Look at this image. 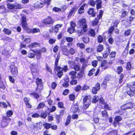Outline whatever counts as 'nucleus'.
Returning <instances> with one entry per match:
<instances>
[{"instance_id":"4be33fe9","label":"nucleus","mask_w":135,"mask_h":135,"mask_svg":"<svg viewBox=\"0 0 135 135\" xmlns=\"http://www.w3.org/2000/svg\"><path fill=\"white\" fill-rule=\"evenodd\" d=\"M108 64L107 61L106 60H103L101 62L100 64V67H103V69H106L109 68V67L107 65Z\"/></svg>"},{"instance_id":"393cba45","label":"nucleus","mask_w":135,"mask_h":135,"mask_svg":"<svg viewBox=\"0 0 135 135\" xmlns=\"http://www.w3.org/2000/svg\"><path fill=\"white\" fill-rule=\"evenodd\" d=\"M27 24L26 16H22L21 18V25L22 27Z\"/></svg>"},{"instance_id":"aec40b11","label":"nucleus","mask_w":135,"mask_h":135,"mask_svg":"<svg viewBox=\"0 0 135 135\" xmlns=\"http://www.w3.org/2000/svg\"><path fill=\"white\" fill-rule=\"evenodd\" d=\"M61 48L62 54L67 56H69V50L67 47L63 45L61 47Z\"/></svg>"},{"instance_id":"4d7b16f0","label":"nucleus","mask_w":135,"mask_h":135,"mask_svg":"<svg viewBox=\"0 0 135 135\" xmlns=\"http://www.w3.org/2000/svg\"><path fill=\"white\" fill-rule=\"evenodd\" d=\"M13 113L11 110H8L6 113V115L8 117H10L13 114Z\"/></svg>"},{"instance_id":"ea45409f","label":"nucleus","mask_w":135,"mask_h":135,"mask_svg":"<svg viewBox=\"0 0 135 135\" xmlns=\"http://www.w3.org/2000/svg\"><path fill=\"white\" fill-rule=\"evenodd\" d=\"M76 46L81 49H84L85 47V45L83 43L78 42L76 44Z\"/></svg>"},{"instance_id":"0eeeda50","label":"nucleus","mask_w":135,"mask_h":135,"mask_svg":"<svg viewBox=\"0 0 135 135\" xmlns=\"http://www.w3.org/2000/svg\"><path fill=\"white\" fill-rule=\"evenodd\" d=\"M11 120V119L7 116H3L1 124V127L4 128L6 127Z\"/></svg>"},{"instance_id":"6ab92c4d","label":"nucleus","mask_w":135,"mask_h":135,"mask_svg":"<svg viewBox=\"0 0 135 135\" xmlns=\"http://www.w3.org/2000/svg\"><path fill=\"white\" fill-rule=\"evenodd\" d=\"M87 34L88 36L94 38L96 33L95 30L93 28H90L88 30Z\"/></svg>"},{"instance_id":"2eb2a0df","label":"nucleus","mask_w":135,"mask_h":135,"mask_svg":"<svg viewBox=\"0 0 135 135\" xmlns=\"http://www.w3.org/2000/svg\"><path fill=\"white\" fill-rule=\"evenodd\" d=\"M36 52L38 56H39L40 59H41L42 58L41 54L42 53L46 52L47 51V49L45 47H43L40 49H36Z\"/></svg>"},{"instance_id":"864d4df0","label":"nucleus","mask_w":135,"mask_h":135,"mask_svg":"<svg viewBox=\"0 0 135 135\" xmlns=\"http://www.w3.org/2000/svg\"><path fill=\"white\" fill-rule=\"evenodd\" d=\"M114 30V26H111L108 30V33L110 34H112Z\"/></svg>"},{"instance_id":"6e6d98bb","label":"nucleus","mask_w":135,"mask_h":135,"mask_svg":"<svg viewBox=\"0 0 135 135\" xmlns=\"http://www.w3.org/2000/svg\"><path fill=\"white\" fill-rule=\"evenodd\" d=\"M3 41L11 42L12 40V38L10 37L7 36H5L4 37L2 38V39Z\"/></svg>"},{"instance_id":"412c9836","label":"nucleus","mask_w":135,"mask_h":135,"mask_svg":"<svg viewBox=\"0 0 135 135\" xmlns=\"http://www.w3.org/2000/svg\"><path fill=\"white\" fill-rule=\"evenodd\" d=\"M110 49L109 47H108L106 48L104 52L102 54L103 57L105 59H106L108 55H109L110 51Z\"/></svg>"},{"instance_id":"49530a36","label":"nucleus","mask_w":135,"mask_h":135,"mask_svg":"<svg viewBox=\"0 0 135 135\" xmlns=\"http://www.w3.org/2000/svg\"><path fill=\"white\" fill-rule=\"evenodd\" d=\"M99 19L98 18H95L92 21V25L94 26L96 25L98 23Z\"/></svg>"},{"instance_id":"423d86ee","label":"nucleus","mask_w":135,"mask_h":135,"mask_svg":"<svg viewBox=\"0 0 135 135\" xmlns=\"http://www.w3.org/2000/svg\"><path fill=\"white\" fill-rule=\"evenodd\" d=\"M41 22L42 23L46 25L52 26L53 25L55 21L50 16H49L42 20Z\"/></svg>"},{"instance_id":"603ef678","label":"nucleus","mask_w":135,"mask_h":135,"mask_svg":"<svg viewBox=\"0 0 135 135\" xmlns=\"http://www.w3.org/2000/svg\"><path fill=\"white\" fill-rule=\"evenodd\" d=\"M103 37L101 35H99L97 37V42L99 43H101L103 42Z\"/></svg>"},{"instance_id":"8fccbe9b","label":"nucleus","mask_w":135,"mask_h":135,"mask_svg":"<svg viewBox=\"0 0 135 135\" xmlns=\"http://www.w3.org/2000/svg\"><path fill=\"white\" fill-rule=\"evenodd\" d=\"M132 31L130 29H128L124 32V35L125 36H128L131 35Z\"/></svg>"},{"instance_id":"680f3d73","label":"nucleus","mask_w":135,"mask_h":135,"mask_svg":"<svg viewBox=\"0 0 135 135\" xmlns=\"http://www.w3.org/2000/svg\"><path fill=\"white\" fill-rule=\"evenodd\" d=\"M76 11L75 9H71L69 12L68 17H70L72 15H74Z\"/></svg>"},{"instance_id":"4468645a","label":"nucleus","mask_w":135,"mask_h":135,"mask_svg":"<svg viewBox=\"0 0 135 135\" xmlns=\"http://www.w3.org/2000/svg\"><path fill=\"white\" fill-rule=\"evenodd\" d=\"M31 51L34 53L31 52L28 53L27 56L29 58L32 59L34 58L35 56H36V59L37 60H40L39 56H38L37 54V53L36 52V50H32Z\"/></svg>"},{"instance_id":"338daca9","label":"nucleus","mask_w":135,"mask_h":135,"mask_svg":"<svg viewBox=\"0 0 135 135\" xmlns=\"http://www.w3.org/2000/svg\"><path fill=\"white\" fill-rule=\"evenodd\" d=\"M99 103L102 105L104 104L106 102H105L104 99L102 97H101L99 99Z\"/></svg>"},{"instance_id":"c85d7f7f","label":"nucleus","mask_w":135,"mask_h":135,"mask_svg":"<svg viewBox=\"0 0 135 135\" xmlns=\"http://www.w3.org/2000/svg\"><path fill=\"white\" fill-rule=\"evenodd\" d=\"M64 82L62 84V86L65 88H68L69 85V80L68 78H65L64 79Z\"/></svg>"},{"instance_id":"5701e85b","label":"nucleus","mask_w":135,"mask_h":135,"mask_svg":"<svg viewBox=\"0 0 135 135\" xmlns=\"http://www.w3.org/2000/svg\"><path fill=\"white\" fill-rule=\"evenodd\" d=\"M8 8H21L20 5L18 4H11L8 3L7 5Z\"/></svg>"},{"instance_id":"774afa93","label":"nucleus","mask_w":135,"mask_h":135,"mask_svg":"<svg viewBox=\"0 0 135 135\" xmlns=\"http://www.w3.org/2000/svg\"><path fill=\"white\" fill-rule=\"evenodd\" d=\"M35 5V7L38 8H42L43 6V4L42 3L39 2H37Z\"/></svg>"},{"instance_id":"72a5a7b5","label":"nucleus","mask_w":135,"mask_h":135,"mask_svg":"<svg viewBox=\"0 0 135 135\" xmlns=\"http://www.w3.org/2000/svg\"><path fill=\"white\" fill-rule=\"evenodd\" d=\"M71 118V116L70 115H68L67 117L66 122L65 123V126L68 125L70 123Z\"/></svg>"},{"instance_id":"c756f323","label":"nucleus","mask_w":135,"mask_h":135,"mask_svg":"<svg viewBox=\"0 0 135 135\" xmlns=\"http://www.w3.org/2000/svg\"><path fill=\"white\" fill-rule=\"evenodd\" d=\"M77 73L74 71H71L69 73V75L70 76L71 78L72 79H74L76 78V75Z\"/></svg>"},{"instance_id":"cd10ccee","label":"nucleus","mask_w":135,"mask_h":135,"mask_svg":"<svg viewBox=\"0 0 135 135\" xmlns=\"http://www.w3.org/2000/svg\"><path fill=\"white\" fill-rule=\"evenodd\" d=\"M40 45V44L37 42H32L28 46V47L30 48H36L39 46Z\"/></svg>"},{"instance_id":"1a4fd4ad","label":"nucleus","mask_w":135,"mask_h":135,"mask_svg":"<svg viewBox=\"0 0 135 135\" xmlns=\"http://www.w3.org/2000/svg\"><path fill=\"white\" fill-rule=\"evenodd\" d=\"M9 70L11 74L14 77H16L18 76V69L14 65H11L10 66Z\"/></svg>"},{"instance_id":"f704fd0d","label":"nucleus","mask_w":135,"mask_h":135,"mask_svg":"<svg viewBox=\"0 0 135 135\" xmlns=\"http://www.w3.org/2000/svg\"><path fill=\"white\" fill-rule=\"evenodd\" d=\"M84 74V70H81L77 74V78H82Z\"/></svg>"},{"instance_id":"3c124183","label":"nucleus","mask_w":135,"mask_h":135,"mask_svg":"<svg viewBox=\"0 0 135 135\" xmlns=\"http://www.w3.org/2000/svg\"><path fill=\"white\" fill-rule=\"evenodd\" d=\"M57 107L59 108H64V105L63 102H59L57 103Z\"/></svg>"},{"instance_id":"09e8293b","label":"nucleus","mask_w":135,"mask_h":135,"mask_svg":"<svg viewBox=\"0 0 135 135\" xmlns=\"http://www.w3.org/2000/svg\"><path fill=\"white\" fill-rule=\"evenodd\" d=\"M124 76V75L122 73L121 74L119 75L118 81L119 84H120L123 82Z\"/></svg>"},{"instance_id":"052dcab7","label":"nucleus","mask_w":135,"mask_h":135,"mask_svg":"<svg viewBox=\"0 0 135 135\" xmlns=\"http://www.w3.org/2000/svg\"><path fill=\"white\" fill-rule=\"evenodd\" d=\"M128 12L126 11H123L121 13V15L120 16L121 18H123L127 15Z\"/></svg>"},{"instance_id":"de8ad7c7","label":"nucleus","mask_w":135,"mask_h":135,"mask_svg":"<svg viewBox=\"0 0 135 135\" xmlns=\"http://www.w3.org/2000/svg\"><path fill=\"white\" fill-rule=\"evenodd\" d=\"M98 100H99L98 97L97 95H95L93 98L92 102L95 103L98 102Z\"/></svg>"},{"instance_id":"bf43d9fd","label":"nucleus","mask_w":135,"mask_h":135,"mask_svg":"<svg viewBox=\"0 0 135 135\" xmlns=\"http://www.w3.org/2000/svg\"><path fill=\"white\" fill-rule=\"evenodd\" d=\"M45 68L47 71L49 72L51 74L52 73V70L49 66L47 64H46L45 65Z\"/></svg>"},{"instance_id":"f8f14e48","label":"nucleus","mask_w":135,"mask_h":135,"mask_svg":"<svg viewBox=\"0 0 135 135\" xmlns=\"http://www.w3.org/2000/svg\"><path fill=\"white\" fill-rule=\"evenodd\" d=\"M70 27L68 29L67 31L70 34H71L75 31V27L76 26V23L73 21L70 22Z\"/></svg>"},{"instance_id":"6e6552de","label":"nucleus","mask_w":135,"mask_h":135,"mask_svg":"<svg viewBox=\"0 0 135 135\" xmlns=\"http://www.w3.org/2000/svg\"><path fill=\"white\" fill-rule=\"evenodd\" d=\"M63 26L62 24H58L52 26V28L49 30V32L51 33H56L58 32L60 28Z\"/></svg>"},{"instance_id":"ddd939ff","label":"nucleus","mask_w":135,"mask_h":135,"mask_svg":"<svg viewBox=\"0 0 135 135\" xmlns=\"http://www.w3.org/2000/svg\"><path fill=\"white\" fill-rule=\"evenodd\" d=\"M100 89V84L99 82L96 84L95 86L93 87L91 90L92 93L94 94H97V91H99Z\"/></svg>"},{"instance_id":"7c9ffc66","label":"nucleus","mask_w":135,"mask_h":135,"mask_svg":"<svg viewBox=\"0 0 135 135\" xmlns=\"http://www.w3.org/2000/svg\"><path fill=\"white\" fill-rule=\"evenodd\" d=\"M68 97L70 101H73L74 102L75 101L76 97L74 93L70 94L69 95Z\"/></svg>"},{"instance_id":"dca6fc26","label":"nucleus","mask_w":135,"mask_h":135,"mask_svg":"<svg viewBox=\"0 0 135 135\" xmlns=\"http://www.w3.org/2000/svg\"><path fill=\"white\" fill-rule=\"evenodd\" d=\"M30 67L33 75V73L38 72L39 70L37 69V66L36 64H35L34 63H33L31 64Z\"/></svg>"},{"instance_id":"13d9d810","label":"nucleus","mask_w":135,"mask_h":135,"mask_svg":"<svg viewBox=\"0 0 135 135\" xmlns=\"http://www.w3.org/2000/svg\"><path fill=\"white\" fill-rule=\"evenodd\" d=\"M109 43L110 45H112L114 42V40L112 37H109L108 40Z\"/></svg>"},{"instance_id":"e433bc0d","label":"nucleus","mask_w":135,"mask_h":135,"mask_svg":"<svg viewBox=\"0 0 135 135\" xmlns=\"http://www.w3.org/2000/svg\"><path fill=\"white\" fill-rule=\"evenodd\" d=\"M55 117L56 120V123L57 124L60 123V121L61 120L62 117L59 115L56 114L55 115Z\"/></svg>"},{"instance_id":"473e14b6","label":"nucleus","mask_w":135,"mask_h":135,"mask_svg":"<svg viewBox=\"0 0 135 135\" xmlns=\"http://www.w3.org/2000/svg\"><path fill=\"white\" fill-rule=\"evenodd\" d=\"M88 13L91 15L92 17H94L95 16V12H94V9H89L88 11Z\"/></svg>"},{"instance_id":"5fc2aeb1","label":"nucleus","mask_w":135,"mask_h":135,"mask_svg":"<svg viewBox=\"0 0 135 135\" xmlns=\"http://www.w3.org/2000/svg\"><path fill=\"white\" fill-rule=\"evenodd\" d=\"M69 56L70 54L71 55H74L75 52V50L73 48H71L69 50Z\"/></svg>"},{"instance_id":"a18cd8bd","label":"nucleus","mask_w":135,"mask_h":135,"mask_svg":"<svg viewBox=\"0 0 135 135\" xmlns=\"http://www.w3.org/2000/svg\"><path fill=\"white\" fill-rule=\"evenodd\" d=\"M96 2L97 8H102L101 4L102 1L101 0H97Z\"/></svg>"},{"instance_id":"e2e57ef3","label":"nucleus","mask_w":135,"mask_h":135,"mask_svg":"<svg viewBox=\"0 0 135 135\" xmlns=\"http://www.w3.org/2000/svg\"><path fill=\"white\" fill-rule=\"evenodd\" d=\"M103 105H104V109H105V110L106 109L108 110H111L110 106H109L107 103L106 102Z\"/></svg>"},{"instance_id":"2f4dec72","label":"nucleus","mask_w":135,"mask_h":135,"mask_svg":"<svg viewBox=\"0 0 135 135\" xmlns=\"http://www.w3.org/2000/svg\"><path fill=\"white\" fill-rule=\"evenodd\" d=\"M102 117L105 119L109 117V115L108 112L106 110L101 112Z\"/></svg>"},{"instance_id":"69168bd1","label":"nucleus","mask_w":135,"mask_h":135,"mask_svg":"<svg viewBox=\"0 0 135 135\" xmlns=\"http://www.w3.org/2000/svg\"><path fill=\"white\" fill-rule=\"evenodd\" d=\"M79 59L80 62L83 64H85V63H88V61L86 60V59L84 57L80 58Z\"/></svg>"},{"instance_id":"39448f33","label":"nucleus","mask_w":135,"mask_h":135,"mask_svg":"<svg viewBox=\"0 0 135 135\" xmlns=\"http://www.w3.org/2000/svg\"><path fill=\"white\" fill-rule=\"evenodd\" d=\"M68 62L70 66V68L74 69V71L76 72L80 71V67L79 65L76 64L75 61L69 60Z\"/></svg>"},{"instance_id":"0e129e2a","label":"nucleus","mask_w":135,"mask_h":135,"mask_svg":"<svg viewBox=\"0 0 135 135\" xmlns=\"http://www.w3.org/2000/svg\"><path fill=\"white\" fill-rule=\"evenodd\" d=\"M40 32V30L36 28H33V29H32V33H34L38 32Z\"/></svg>"},{"instance_id":"c9c22d12","label":"nucleus","mask_w":135,"mask_h":135,"mask_svg":"<svg viewBox=\"0 0 135 135\" xmlns=\"http://www.w3.org/2000/svg\"><path fill=\"white\" fill-rule=\"evenodd\" d=\"M104 47L102 44L99 45L97 47L96 51L97 52H101L103 49Z\"/></svg>"},{"instance_id":"b1692460","label":"nucleus","mask_w":135,"mask_h":135,"mask_svg":"<svg viewBox=\"0 0 135 135\" xmlns=\"http://www.w3.org/2000/svg\"><path fill=\"white\" fill-rule=\"evenodd\" d=\"M23 30L27 33H32V29L28 26V24L22 27Z\"/></svg>"},{"instance_id":"58836bf2","label":"nucleus","mask_w":135,"mask_h":135,"mask_svg":"<svg viewBox=\"0 0 135 135\" xmlns=\"http://www.w3.org/2000/svg\"><path fill=\"white\" fill-rule=\"evenodd\" d=\"M96 69L95 68H92L89 71L88 75L89 76H91L93 75Z\"/></svg>"},{"instance_id":"37998d69","label":"nucleus","mask_w":135,"mask_h":135,"mask_svg":"<svg viewBox=\"0 0 135 135\" xmlns=\"http://www.w3.org/2000/svg\"><path fill=\"white\" fill-rule=\"evenodd\" d=\"M51 124L46 122L43 124V126L44 128L46 129H48L51 128Z\"/></svg>"},{"instance_id":"20e7f679","label":"nucleus","mask_w":135,"mask_h":135,"mask_svg":"<svg viewBox=\"0 0 135 135\" xmlns=\"http://www.w3.org/2000/svg\"><path fill=\"white\" fill-rule=\"evenodd\" d=\"M91 98L90 95H86L84 96L83 99L84 109H86L90 105Z\"/></svg>"},{"instance_id":"79ce46f5","label":"nucleus","mask_w":135,"mask_h":135,"mask_svg":"<svg viewBox=\"0 0 135 135\" xmlns=\"http://www.w3.org/2000/svg\"><path fill=\"white\" fill-rule=\"evenodd\" d=\"M3 31L5 34L8 35H10L12 33V31L11 30L5 28L3 29Z\"/></svg>"},{"instance_id":"9b49d317","label":"nucleus","mask_w":135,"mask_h":135,"mask_svg":"<svg viewBox=\"0 0 135 135\" xmlns=\"http://www.w3.org/2000/svg\"><path fill=\"white\" fill-rule=\"evenodd\" d=\"M134 103L131 102H128L121 106L122 110L131 109L134 108Z\"/></svg>"},{"instance_id":"a19ab883","label":"nucleus","mask_w":135,"mask_h":135,"mask_svg":"<svg viewBox=\"0 0 135 135\" xmlns=\"http://www.w3.org/2000/svg\"><path fill=\"white\" fill-rule=\"evenodd\" d=\"M126 68L128 70H129L132 69V64L131 62L129 61L127 62Z\"/></svg>"},{"instance_id":"4c0bfd02","label":"nucleus","mask_w":135,"mask_h":135,"mask_svg":"<svg viewBox=\"0 0 135 135\" xmlns=\"http://www.w3.org/2000/svg\"><path fill=\"white\" fill-rule=\"evenodd\" d=\"M123 69L122 67L121 66H118L117 68V71L116 72L118 74H121V73L123 72Z\"/></svg>"},{"instance_id":"7ed1b4c3","label":"nucleus","mask_w":135,"mask_h":135,"mask_svg":"<svg viewBox=\"0 0 135 135\" xmlns=\"http://www.w3.org/2000/svg\"><path fill=\"white\" fill-rule=\"evenodd\" d=\"M60 56V53L57 55L55 60L54 68L57 72V75L59 78H61L63 75L62 68L60 66H58V64Z\"/></svg>"},{"instance_id":"f3484780","label":"nucleus","mask_w":135,"mask_h":135,"mask_svg":"<svg viewBox=\"0 0 135 135\" xmlns=\"http://www.w3.org/2000/svg\"><path fill=\"white\" fill-rule=\"evenodd\" d=\"M79 106V104L77 102L72 106L71 110L73 113H75L80 111V109L78 107Z\"/></svg>"},{"instance_id":"bb28decb","label":"nucleus","mask_w":135,"mask_h":135,"mask_svg":"<svg viewBox=\"0 0 135 135\" xmlns=\"http://www.w3.org/2000/svg\"><path fill=\"white\" fill-rule=\"evenodd\" d=\"M30 96L33 98L37 99L40 97L39 93L35 92H33L29 94Z\"/></svg>"},{"instance_id":"a878e982","label":"nucleus","mask_w":135,"mask_h":135,"mask_svg":"<svg viewBox=\"0 0 135 135\" xmlns=\"http://www.w3.org/2000/svg\"><path fill=\"white\" fill-rule=\"evenodd\" d=\"M35 83L37 85V87L36 88L35 90L37 91L39 89L38 87V85H41L42 83V80L41 79L37 78L36 79Z\"/></svg>"},{"instance_id":"a211bd4d","label":"nucleus","mask_w":135,"mask_h":135,"mask_svg":"<svg viewBox=\"0 0 135 135\" xmlns=\"http://www.w3.org/2000/svg\"><path fill=\"white\" fill-rule=\"evenodd\" d=\"M30 99L28 97H25L23 98V100L26 107L28 108H31L32 107V105L30 102Z\"/></svg>"},{"instance_id":"f03ea898","label":"nucleus","mask_w":135,"mask_h":135,"mask_svg":"<svg viewBox=\"0 0 135 135\" xmlns=\"http://www.w3.org/2000/svg\"><path fill=\"white\" fill-rule=\"evenodd\" d=\"M131 84H127L123 89V91L131 97L135 94V82H133Z\"/></svg>"},{"instance_id":"c03bdc74","label":"nucleus","mask_w":135,"mask_h":135,"mask_svg":"<svg viewBox=\"0 0 135 135\" xmlns=\"http://www.w3.org/2000/svg\"><path fill=\"white\" fill-rule=\"evenodd\" d=\"M82 40L84 43L87 44L90 41L89 38L87 37H83L82 38Z\"/></svg>"},{"instance_id":"f257e3e1","label":"nucleus","mask_w":135,"mask_h":135,"mask_svg":"<svg viewBox=\"0 0 135 135\" xmlns=\"http://www.w3.org/2000/svg\"><path fill=\"white\" fill-rule=\"evenodd\" d=\"M86 21L84 18H81L79 20L78 22V25L82 28L80 30H78L77 33L79 36L84 34L88 30L87 25L86 23Z\"/></svg>"},{"instance_id":"9d476101","label":"nucleus","mask_w":135,"mask_h":135,"mask_svg":"<svg viewBox=\"0 0 135 135\" xmlns=\"http://www.w3.org/2000/svg\"><path fill=\"white\" fill-rule=\"evenodd\" d=\"M116 54V52L115 51H112L110 52L109 57L110 60L108 62V64L111 65L113 63L115 60Z\"/></svg>"}]
</instances>
